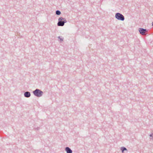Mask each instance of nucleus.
<instances>
[{
  "instance_id": "obj_1",
  "label": "nucleus",
  "mask_w": 153,
  "mask_h": 153,
  "mask_svg": "<svg viewBox=\"0 0 153 153\" xmlns=\"http://www.w3.org/2000/svg\"><path fill=\"white\" fill-rule=\"evenodd\" d=\"M33 93L36 97H42L43 94V92L40 90L36 89L33 91Z\"/></svg>"
},
{
  "instance_id": "obj_2",
  "label": "nucleus",
  "mask_w": 153,
  "mask_h": 153,
  "mask_svg": "<svg viewBox=\"0 0 153 153\" xmlns=\"http://www.w3.org/2000/svg\"><path fill=\"white\" fill-rule=\"evenodd\" d=\"M59 22L57 23V25L59 26H63L64 25L67 21L65 18H63L62 17H60L58 19Z\"/></svg>"
},
{
  "instance_id": "obj_3",
  "label": "nucleus",
  "mask_w": 153,
  "mask_h": 153,
  "mask_svg": "<svg viewBox=\"0 0 153 153\" xmlns=\"http://www.w3.org/2000/svg\"><path fill=\"white\" fill-rule=\"evenodd\" d=\"M115 17L117 20L122 21H123L125 19L124 16L122 14L119 13L115 14Z\"/></svg>"
},
{
  "instance_id": "obj_4",
  "label": "nucleus",
  "mask_w": 153,
  "mask_h": 153,
  "mask_svg": "<svg viewBox=\"0 0 153 153\" xmlns=\"http://www.w3.org/2000/svg\"><path fill=\"white\" fill-rule=\"evenodd\" d=\"M139 31L140 34L144 35L145 34V33L147 31L146 29L140 28L139 29Z\"/></svg>"
},
{
  "instance_id": "obj_5",
  "label": "nucleus",
  "mask_w": 153,
  "mask_h": 153,
  "mask_svg": "<svg viewBox=\"0 0 153 153\" xmlns=\"http://www.w3.org/2000/svg\"><path fill=\"white\" fill-rule=\"evenodd\" d=\"M25 97L27 98L30 97L31 96V94L30 92L29 91H26L25 92L24 94Z\"/></svg>"
},
{
  "instance_id": "obj_6",
  "label": "nucleus",
  "mask_w": 153,
  "mask_h": 153,
  "mask_svg": "<svg viewBox=\"0 0 153 153\" xmlns=\"http://www.w3.org/2000/svg\"><path fill=\"white\" fill-rule=\"evenodd\" d=\"M65 150L67 153H72V150L69 147H66L65 148Z\"/></svg>"
},
{
  "instance_id": "obj_7",
  "label": "nucleus",
  "mask_w": 153,
  "mask_h": 153,
  "mask_svg": "<svg viewBox=\"0 0 153 153\" xmlns=\"http://www.w3.org/2000/svg\"><path fill=\"white\" fill-rule=\"evenodd\" d=\"M56 14L57 15H59L61 14V12L60 11L57 10L56 11Z\"/></svg>"
},
{
  "instance_id": "obj_8",
  "label": "nucleus",
  "mask_w": 153,
  "mask_h": 153,
  "mask_svg": "<svg viewBox=\"0 0 153 153\" xmlns=\"http://www.w3.org/2000/svg\"><path fill=\"white\" fill-rule=\"evenodd\" d=\"M121 150L123 152L124 151L127 150V149L125 147H122L121 148Z\"/></svg>"
},
{
  "instance_id": "obj_9",
  "label": "nucleus",
  "mask_w": 153,
  "mask_h": 153,
  "mask_svg": "<svg viewBox=\"0 0 153 153\" xmlns=\"http://www.w3.org/2000/svg\"><path fill=\"white\" fill-rule=\"evenodd\" d=\"M58 38L60 39V40L61 41H63V38H60V36H59L58 37Z\"/></svg>"
},
{
  "instance_id": "obj_10",
  "label": "nucleus",
  "mask_w": 153,
  "mask_h": 153,
  "mask_svg": "<svg viewBox=\"0 0 153 153\" xmlns=\"http://www.w3.org/2000/svg\"><path fill=\"white\" fill-rule=\"evenodd\" d=\"M150 136L151 137H153V134H150Z\"/></svg>"
},
{
  "instance_id": "obj_11",
  "label": "nucleus",
  "mask_w": 153,
  "mask_h": 153,
  "mask_svg": "<svg viewBox=\"0 0 153 153\" xmlns=\"http://www.w3.org/2000/svg\"><path fill=\"white\" fill-rule=\"evenodd\" d=\"M152 25H153V22L152 23Z\"/></svg>"
}]
</instances>
